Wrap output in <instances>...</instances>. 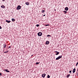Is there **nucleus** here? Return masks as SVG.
<instances>
[{"instance_id": "nucleus-1", "label": "nucleus", "mask_w": 78, "mask_h": 78, "mask_svg": "<svg viewBox=\"0 0 78 78\" xmlns=\"http://www.w3.org/2000/svg\"><path fill=\"white\" fill-rule=\"evenodd\" d=\"M62 55H60V56H59L58 57L56 58V60H58V59H61V58H62Z\"/></svg>"}, {"instance_id": "nucleus-2", "label": "nucleus", "mask_w": 78, "mask_h": 78, "mask_svg": "<svg viewBox=\"0 0 78 78\" xmlns=\"http://www.w3.org/2000/svg\"><path fill=\"white\" fill-rule=\"evenodd\" d=\"M21 7H22L20 5H19L17 7L16 9L17 10H19V9H21Z\"/></svg>"}, {"instance_id": "nucleus-3", "label": "nucleus", "mask_w": 78, "mask_h": 78, "mask_svg": "<svg viewBox=\"0 0 78 78\" xmlns=\"http://www.w3.org/2000/svg\"><path fill=\"white\" fill-rule=\"evenodd\" d=\"M42 35V33L41 32H39L38 33V36H41Z\"/></svg>"}, {"instance_id": "nucleus-4", "label": "nucleus", "mask_w": 78, "mask_h": 78, "mask_svg": "<svg viewBox=\"0 0 78 78\" xmlns=\"http://www.w3.org/2000/svg\"><path fill=\"white\" fill-rule=\"evenodd\" d=\"M45 75H46V74L45 73H43L42 75V76L43 77V78H45Z\"/></svg>"}, {"instance_id": "nucleus-5", "label": "nucleus", "mask_w": 78, "mask_h": 78, "mask_svg": "<svg viewBox=\"0 0 78 78\" xmlns=\"http://www.w3.org/2000/svg\"><path fill=\"white\" fill-rule=\"evenodd\" d=\"M55 53H56L55 54V55H58L59 54V52H58L57 51H55Z\"/></svg>"}, {"instance_id": "nucleus-6", "label": "nucleus", "mask_w": 78, "mask_h": 78, "mask_svg": "<svg viewBox=\"0 0 78 78\" xmlns=\"http://www.w3.org/2000/svg\"><path fill=\"white\" fill-rule=\"evenodd\" d=\"M65 10L66 11H68V10H69V8H68V7H66L65 8Z\"/></svg>"}, {"instance_id": "nucleus-7", "label": "nucleus", "mask_w": 78, "mask_h": 78, "mask_svg": "<svg viewBox=\"0 0 78 78\" xmlns=\"http://www.w3.org/2000/svg\"><path fill=\"white\" fill-rule=\"evenodd\" d=\"M49 42L48 41H47L46 42V45H48V44H49Z\"/></svg>"}, {"instance_id": "nucleus-8", "label": "nucleus", "mask_w": 78, "mask_h": 78, "mask_svg": "<svg viewBox=\"0 0 78 78\" xmlns=\"http://www.w3.org/2000/svg\"><path fill=\"white\" fill-rule=\"evenodd\" d=\"M25 4L26 5H30V3L27 2L25 3Z\"/></svg>"}, {"instance_id": "nucleus-9", "label": "nucleus", "mask_w": 78, "mask_h": 78, "mask_svg": "<svg viewBox=\"0 0 78 78\" xmlns=\"http://www.w3.org/2000/svg\"><path fill=\"white\" fill-rule=\"evenodd\" d=\"M75 70H76V69H75V68H74L73 70V73H75Z\"/></svg>"}, {"instance_id": "nucleus-10", "label": "nucleus", "mask_w": 78, "mask_h": 78, "mask_svg": "<svg viewBox=\"0 0 78 78\" xmlns=\"http://www.w3.org/2000/svg\"><path fill=\"white\" fill-rule=\"evenodd\" d=\"M5 22H7V23H10V22H11V21H9L8 20H6L5 21Z\"/></svg>"}, {"instance_id": "nucleus-11", "label": "nucleus", "mask_w": 78, "mask_h": 78, "mask_svg": "<svg viewBox=\"0 0 78 78\" xmlns=\"http://www.w3.org/2000/svg\"><path fill=\"white\" fill-rule=\"evenodd\" d=\"M5 71H6V72H8V73H9V72L10 71H8V69H5Z\"/></svg>"}, {"instance_id": "nucleus-12", "label": "nucleus", "mask_w": 78, "mask_h": 78, "mask_svg": "<svg viewBox=\"0 0 78 78\" xmlns=\"http://www.w3.org/2000/svg\"><path fill=\"white\" fill-rule=\"evenodd\" d=\"M1 7L2 8H5V6L3 5H2L1 6Z\"/></svg>"}, {"instance_id": "nucleus-13", "label": "nucleus", "mask_w": 78, "mask_h": 78, "mask_svg": "<svg viewBox=\"0 0 78 78\" xmlns=\"http://www.w3.org/2000/svg\"><path fill=\"white\" fill-rule=\"evenodd\" d=\"M12 22H14V21H15V20H15V19H14V18H12Z\"/></svg>"}, {"instance_id": "nucleus-14", "label": "nucleus", "mask_w": 78, "mask_h": 78, "mask_svg": "<svg viewBox=\"0 0 78 78\" xmlns=\"http://www.w3.org/2000/svg\"><path fill=\"white\" fill-rule=\"evenodd\" d=\"M70 74H68V75H67L66 76V78H69L70 76Z\"/></svg>"}, {"instance_id": "nucleus-15", "label": "nucleus", "mask_w": 78, "mask_h": 78, "mask_svg": "<svg viewBox=\"0 0 78 78\" xmlns=\"http://www.w3.org/2000/svg\"><path fill=\"white\" fill-rule=\"evenodd\" d=\"M63 12H65V14H66V13H67V12L66 11H64Z\"/></svg>"}, {"instance_id": "nucleus-16", "label": "nucleus", "mask_w": 78, "mask_h": 78, "mask_svg": "<svg viewBox=\"0 0 78 78\" xmlns=\"http://www.w3.org/2000/svg\"><path fill=\"white\" fill-rule=\"evenodd\" d=\"M47 37H51V35H47Z\"/></svg>"}, {"instance_id": "nucleus-17", "label": "nucleus", "mask_w": 78, "mask_h": 78, "mask_svg": "<svg viewBox=\"0 0 78 78\" xmlns=\"http://www.w3.org/2000/svg\"><path fill=\"white\" fill-rule=\"evenodd\" d=\"M50 78V76L49 75H48L47 76V78Z\"/></svg>"}, {"instance_id": "nucleus-18", "label": "nucleus", "mask_w": 78, "mask_h": 78, "mask_svg": "<svg viewBox=\"0 0 78 78\" xmlns=\"http://www.w3.org/2000/svg\"><path fill=\"white\" fill-rule=\"evenodd\" d=\"M44 12H45V10H42V13H44Z\"/></svg>"}, {"instance_id": "nucleus-19", "label": "nucleus", "mask_w": 78, "mask_h": 78, "mask_svg": "<svg viewBox=\"0 0 78 78\" xmlns=\"http://www.w3.org/2000/svg\"><path fill=\"white\" fill-rule=\"evenodd\" d=\"M9 51H6L4 52V53H8Z\"/></svg>"}, {"instance_id": "nucleus-20", "label": "nucleus", "mask_w": 78, "mask_h": 78, "mask_svg": "<svg viewBox=\"0 0 78 78\" xmlns=\"http://www.w3.org/2000/svg\"><path fill=\"white\" fill-rule=\"evenodd\" d=\"M3 47H4V48H5V47H6V44H5H5H4Z\"/></svg>"}, {"instance_id": "nucleus-21", "label": "nucleus", "mask_w": 78, "mask_h": 78, "mask_svg": "<svg viewBox=\"0 0 78 78\" xmlns=\"http://www.w3.org/2000/svg\"><path fill=\"white\" fill-rule=\"evenodd\" d=\"M36 27H39V24H37L36 25Z\"/></svg>"}, {"instance_id": "nucleus-22", "label": "nucleus", "mask_w": 78, "mask_h": 78, "mask_svg": "<svg viewBox=\"0 0 78 78\" xmlns=\"http://www.w3.org/2000/svg\"><path fill=\"white\" fill-rule=\"evenodd\" d=\"M39 64V62H37L36 63V65H37V64Z\"/></svg>"}, {"instance_id": "nucleus-23", "label": "nucleus", "mask_w": 78, "mask_h": 78, "mask_svg": "<svg viewBox=\"0 0 78 78\" xmlns=\"http://www.w3.org/2000/svg\"><path fill=\"white\" fill-rule=\"evenodd\" d=\"M69 73H72V71H69Z\"/></svg>"}, {"instance_id": "nucleus-24", "label": "nucleus", "mask_w": 78, "mask_h": 78, "mask_svg": "<svg viewBox=\"0 0 78 78\" xmlns=\"http://www.w3.org/2000/svg\"><path fill=\"white\" fill-rule=\"evenodd\" d=\"M45 26H46V27H47V26H49V24L46 25Z\"/></svg>"}, {"instance_id": "nucleus-25", "label": "nucleus", "mask_w": 78, "mask_h": 78, "mask_svg": "<svg viewBox=\"0 0 78 78\" xmlns=\"http://www.w3.org/2000/svg\"><path fill=\"white\" fill-rule=\"evenodd\" d=\"M11 48V46H9V47L8 48Z\"/></svg>"}, {"instance_id": "nucleus-26", "label": "nucleus", "mask_w": 78, "mask_h": 78, "mask_svg": "<svg viewBox=\"0 0 78 78\" xmlns=\"http://www.w3.org/2000/svg\"><path fill=\"white\" fill-rule=\"evenodd\" d=\"M2 27L0 26V29H2Z\"/></svg>"}, {"instance_id": "nucleus-27", "label": "nucleus", "mask_w": 78, "mask_h": 78, "mask_svg": "<svg viewBox=\"0 0 78 78\" xmlns=\"http://www.w3.org/2000/svg\"><path fill=\"white\" fill-rule=\"evenodd\" d=\"M1 75H2V73H0V76Z\"/></svg>"}, {"instance_id": "nucleus-28", "label": "nucleus", "mask_w": 78, "mask_h": 78, "mask_svg": "<svg viewBox=\"0 0 78 78\" xmlns=\"http://www.w3.org/2000/svg\"><path fill=\"white\" fill-rule=\"evenodd\" d=\"M76 64H77L78 65V62L76 63Z\"/></svg>"}, {"instance_id": "nucleus-29", "label": "nucleus", "mask_w": 78, "mask_h": 78, "mask_svg": "<svg viewBox=\"0 0 78 78\" xmlns=\"http://www.w3.org/2000/svg\"><path fill=\"white\" fill-rule=\"evenodd\" d=\"M77 65H77V64H76V66H77Z\"/></svg>"}, {"instance_id": "nucleus-30", "label": "nucleus", "mask_w": 78, "mask_h": 78, "mask_svg": "<svg viewBox=\"0 0 78 78\" xmlns=\"http://www.w3.org/2000/svg\"><path fill=\"white\" fill-rule=\"evenodd\" d=\"M45 16V15H43V16Z\"/></svg>"}, {"instance_id": "nucleus-31", "label": "nucleus", "mask_w": 78, "mask_h": 78, "mask_svg": "<svg viewBox=\"0 0 78 78\" xmlns=\"http://www.w3.org/2000/svg\"><path fill=\"white\" fill-rule=\"evenodd\" d=\"M2 0V1H5V0Z\"/></svg>"}, {"instance_id": "nucleus-32", "label": "nucleus", "mask_w": 78, "mask_h": 78, "mask_svg": "<svg viewBox=\"0 0 78 78\" xmlns=\"http://www.w3.org/2000/svg\"><path fill=\"white\" fill-rule=\"evenodd\" d=\"M55 11H56V10H55Z\"/></svg>"}]
</instances>
